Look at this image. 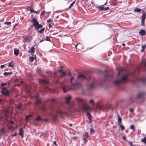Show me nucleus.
<instances>
[{
	"instance_id": "13d9d810",
	"label": "nucleus",
	"mask_w": 146,
	"mask_h": 146,
	"mask_svg": "<svg viewBox=\"0 0 146 146\" xmlns=\"http://www.w3.org/2000/svg\"><path fill=\"white\" fill-rule=\"evenodd\" d=\"M110 8L109 7H106V8L104 7V11H106L109 9Z\"/></svg>"
},
{
	"instance_id": "aec40b11",
	"label": "nucleus",
	"mask_w": 146,
	"mask_h": 146,
	"mask_svg": "<svg viewBox=\"0 0 146 146\" xmlns=\"http://www.w3.org/2000/svg\"><path fill=\"white\" fill-rule=\"evenodd\" d=\"M71 98V97L70 96H68L67 97H65V99L66 100V103L68 104L70 103V101Z\"/></svg>"
},
{
	"instance_id": "cd10ccee",
	"label": "nucleus",
	"mask_w": 146,
	"mask_h": 146,
	"mask_svg": "<svg viewBox=\"0 0 146 146\" xmlns=\"http://www.w3.org/2000/svg\"><path fill=\"white\" fill-rule=\"evenodd\" d=\"M49 109L52 111H54L55 109V106H53L52 104L50 105Z\"/></svg>"
},
{
	"instance_id": "39448f33",
	"label": "nucleus",
	"mask_w": 146,
	"mask_h": 146,
	"mask_svg": "<svg viewBox=\"0 0 146 146\" xmlns=\"http://www.w3.org/2000/svg\"><path fill=\"white\" fill-rule=\"evenodd\" d=\"M31 22L32 23L33 26L35 27V29H38L41 28L43 26L42 25L39 24V22L36 19L32 18Z\"/></svg>"
},
{
	"instance_id": "393cba45",
	"label": "nucleus",
	"mask_w": 146,
	"mask_h": 146,
	"mask_svg": "<svg viewBox=\"0 0 146 146\" xmlns=\"http://www.w3.org/2000/svg\"><path fill=\"white\" fill-rule=\"evenodd\" d=\"M35 51V48L33 46L29 50L28 52L31 53L33 54Z\"/></svg>"
},
{
	"instance_id": "bb28decb",
	"label": "nucleus",
	"mask_w": 146,
	"mask_h": 146,
	"mask_svg": "<svg viewBox=\"0 0 146 146\" xmlns=\"http://www.w3.org/2000/svg\"><path fill=\"white\" fill-rule=\"evenodd\" d=\"M134 10L135 12L137 13H139L141 11V9H139L137 7H136L134 9Z\"/></svg>"
},
{
	"instance_id": "20e7f679",
	"label": "nucleus",
	"mask_w": 146,
	"mask_h": 146,
	"mask_svg": "<svg viewBox=\"0 0 146 146\" xmlns=\"http://www.w3.org/2000/svg\"><path fill=\"white\" fill-rule=\"evenodd\" d=\"M70 82L72 86L76 88L80 87L81 86V83L74 80V77H72L70 80Z\"/></svg>"
},
{
	"instance_id": "ddd939ff",
	"label": "nucleus",
	"mask_w": 146,
	"mask_h": 146,
	"mask_svg": "<svg viewBox=\"0 0 146 146\" xmlns=\"http://www.w3.org/2000/svg\"><path fill=\"white\" fill-rule=\"evenodd\" d=\"M88 137V134L87 133H86L82 136V139L84 141V142H86L87 141V139Z\"/></svg>"
},
{
	"instance_id": "9d476101",
	"label": "nucleus",
	"mask_w": 146,
	"mask_h": 146,
	"mask_svg": "<svg viewBox=\"0 0 146 146\" xmlns=\"http://www.w3.org/2000/svg\"><path fill=\"white\" fill-rule=\"evenodd\" d=\"M31 39L32 37L31 35L27 36L25 37H24V39L23 40V42L24 43L26 42L29 43L30 42Z\"/></svg>"
},
{
	"instance_id": "680f3d73",
	"label": "nucleus",
	"mask_w": 146,
	"mask_h": 146,
	"mask_svg": "<svg viewBox=\"0 0 146 146\" xmlns=\"http://www.w3.org/2000/svg\"><path fill=\"white\" fill-rule=\"evenodd\" d=\"M52 21V20L51 19H49L47 20L48 22H50Z\"/></svg>"
},
{
	"instance_id": "f03ea898",
	"label": "nucleus",
	"mask_w": 146,
	"mask_h": 146,
	"mask_svg": "<svg viewBox=\"0 0 146 146\" xmlns=\"http://www.w3.org/2000/svg\"><path fill=\"white\" fill-rule=\"evenodd\" d=\"M56 114L53 115L52 116V119L53 121L54 122L56 121L58 119V114H59L60 115L62 114H66V112L65 111H63L61 110L60 108H58V109L56 111Z\"/></svg>"
},
{
	"instance_id": "c756f323",
	"label": "nucleus",
	"mask_w": 146,
	"mask_h": 146,
	"mask_svg": "<svg viewBox=\"0 0 146 146\" xmlns=\"http://www.w3.org/2000/svg\"><path fill=\"white\" fill-rule=\"evenodd\" d=\"M106 3L104 4L103 5L101 6H99V7H98V8L101 11H104V7L103 6L106 4Z\"/></svg>"
},
{
	"instance_id": "bf43d9fd",
	"label": "nucleus",
	"mask_w": 146,
	"mask_h": 146,
	"mask_svg": "<svg viewBox=\"0 0 146 146\" xmlns=\"http://www.w3.org/2000/svg\"><path fill=\"white\" fill-rule=\"evenodd\" d=\"M18 134L16 132H15L14 135H12V136L13 137L17 135Z\"/></svg>"
},
{
	"instance_id": "338daca9",
	"label": "nucleus",
	"mask_w": 146,
	"mask_h": 146,
	"mask_svg": "<svg viewBox=\"0 0 146 146\" xmlns=\"http://www.w3.org/2000/svg\"><path fill=\"white\" fill-rule=\"evenodd\" d=\"M134 110L133 109H131L130 110V111L131 112H133Z\"/></svg>"
},
{
	"instance_id": "a211bd4d",
	"label": "nucleus",
	"mask_w": 146,
	"mask_h": 146,
	"mask_svg": "<svg viewBox=\"0 0 146 146\" xmlns=\"http://www.w3.org/2000/svg\"><path fill=\"white\" fill-rule=\"evenodd\" d=\"M19 135H20L22 138L23 137L24 131L22 128H21L19 130Z\"/></svg>"
},
{
	"instance_id": "58836bf2",
	"label": "nucleus",
	"mask_w": 146,
	"mask_h": 146,
	"mask_svg": "<svg viewBox=\"0 0 146 146\" xmlns=\"http://www.w3.org/2000/svg\"><path fill=\"white\" fill-rule=\"evenodd\" d=\"M41 110L43 112L45 111L46 110V109L45 107V106L44 105L42 106L41 107Z\"/></svg>"
},
{
	"instance_id": "a878e982",
	"label": "nucleus",
	"mask_w": 146,
	"mask_h": 146,
	"mask_svg": "<svg viewBox=\"0 0 146 146\" xmlns=\"http://www.w3.org/2000/svg\"><path fill=\"white\" fill-rule=\"evenodd\" d=\"M14 54L16 56H18L19 55V51L18 50H16L14 48Z\"/></svg>"
},
{
	"instance_id": "6e6552de",
	"label": "nucleus",
	"mask_w": 146,
	"mask_h": 146,
	"mask_svg": "<svg viewBox=\"0 0 146 146\" xmlns=\"http://www.w3.org/2000/svg\"><path fill=\"white\" fill-rule=\"evenodd\" d=\"M89 81L92 82L91 84H90L89 88L91 90L93 89L95 87V84L96 82V80L93 78L90 77V78Z\"/></svg>"
},
{
	"instance_id": "a19ab883",
	"label": "nucleus",
	"mask_w": 146,
	"mask_h": 146,
	"mask_svg": "<svg viewBox=\"0 0 146 146\" xmlns=\"http://www.w3.org/2000/svg\"><path fill=\"white\" fill-rule=\"evenodd\" d=\"M63 67L62 66H61L60 68V69L59 70V72L61 74L62 73L63 71Z\"/></svg>"
},
{
	"instance_id": "4468645a",
	"label": "nucleus",
	"mask_w": 146,
	"mask_h": 146,
	"mask_svg": "<svg viewBox=\"0 0 146 146\" xmlns=\"http://www.w3.org/2000/svg\"><path fill=\"white\" fill-rule=\"evenodd\" d=\"M137 81L145 84L146 83V78L145 77H142L138 79Z\"/></svg>"
},
{
	"instance_id": "774afa93",
	"label": "nucleus",
	"mask_w": 146,
	"mask_h": 146,
	"mask_svg": "<svg viewBox=\"0 0 146 146\" xmlns=\"http://www.w3.org/2000/svg\"><path fill=\"white\" fill-rule=\"evenodd\" d=\"M53 143L54 144V145L57 146V145L56 144V142L55 141H54Z\"/></svg>"
},
{
	"instance_id": "2f4dec72",
	"label": "nucleus",
	"mask_w": 146,
	"mask_h": 146,
	"mask_svg": "<svg viewBox=\"0 0 146 146\" xmlns=\"http://www.w3.org/2000/svg\"><path fill=\"white\" fill-rule=\"evenodd\" d=\"M49 101H50L52 103L56 101V100L55 99H51L50 100L49 99H47L45 102V103H46V102H48Z\"/></svg>"
},
{
	"instance_id": "37998d69",
	"label": "nucleus",
	"mask_w": 146,
	"mask_h": 146,
	"mask_svg": "<svg viewBox=\"0 0 146 146\" xmlns=\"http://www.w3.org/2000/svg\"><path fill=\"white\" fill-rule=\"evenodd\" d=\"M75 3V1H74L72 2L71 3V4L70 5V6H69V7L68 8V9H69L70 8H71L73 6V5H74V4Z\"/></svg>"
},
{
	"instance_id": "0e129e2a",
	"label": "nucleus",
	"mask_w": 146,
	"mask_h": 146,
	"mask_svg": "<svg viewBox=\"0 0 146 146\" xmlns=\"http://www.w3.org/2000/svg\"><path fill=\"white\" fill-rule=\"evenodd\" d=\"M45 13V11L44 10L41 13V15H44V13Z\"/></svg>"
},
{
	"instance_id": "473e14b6",
	"label": "nucleus",
	"mask_w": 146,
	"mask_h": 146,
	"mask_svg": "<svg viewBox=\"0 0 146 146\" xmlns=\"http://www.w3.org/2000/svg\"><path fill=\"white\" fill-rule=\"evenodd\" d=\"M89 102L90 104H92L93 106H94L95 104H94V100L93 99H90L89 101Z\"/></svg>"
},
{
	"instance_id": "7c9ffc66",
	"label": "nucleus",
	"mask_w": 146,
	"mask_h": 146,
	"mask_svg": "<svg viewBox=\"0 0 146 146\" xmlns=\"http://www.w3.org/2000/svg\"><path fill=\"white\" fill-rule=\"evenodd\" d=\"M32 117V115H29L26 116L25 118V121H28L29 118Z\"/></svg>"
},
{
	"instance_id": "09e8293b",
	"label": "nucleus",
	"mask_w": 146,
	"mask_h": 146,
	"mask_svg": "<svg viewBox=\"0 0 146 146\" xmlns=\"http://www.w3.org/2000/svg\"><path fill=\"white\" fill-rule=\"evenodd\" d=\"M145 20H141V25L142 26H145Z\"/></svg>"
},
{
	"instance_id": "3c124183",
	"label": "nucleus",
	"mask_w": 146,
	"mask_h": 146,
	"mask_svg": "<svg viewBox=\"0 0 146 146\" xmlns=\"http://www.w3.org/2000/svg\"><path fill=\"white\" fill-rule=\"evenodd\" d=\"M128 143H129L130 146H135V145L133 144L130 141H128Z\"/></svg>"
},
{
	"instance_id": "603ef678",
	"label": "nucleus",
	"mask_w": 146,
	"mask_h": 146,
	"mask_svg": "<svg viewBox=\"0 0 146 146\" xmlns=\"http://www.w3.org/2000/svg\"><path fill=\"white\" fill-rule=\"evenodd\" d=\"M106 77H108V78H111L112 77L109 74H107L106 75Z\"/></svg>"
},
{
	"instance_id": "6e6d98bb",
	"label": "nucleus",
	"mask_w": 146,
	"mask_h": 146,
	"mask_svg": "<svg viewBox=\"0 0 146 146\" xmlns=\"http://www.w3.org/2000/svg\"><path fill=\"white\" fill-rule=\"evenodd\" d=\"M30 11L32 13H34V10L30 8Z\"/></svg>"
},
{
	"instance_id": "c85d7f7f",
	"label": "nucleus",
	"mask_w": 146,
	"mask_h": 146,
	"mask_svg": "<svg viewBox=\"0 0 146 146\" xmlns=\"http://www.w3.org/2000/svg\"><path fill=\"white\" fill-rule=\"evenodd\" d=\"M36 58V55L34 57L33 56H31L29 57V60L30 62H33L34 60Z\"/></svg>"
},
{
	"instance_id": "c9c22d12",
	"label": "nucleus",
	"mask_w": 146,
	"mask_h": 146,
	"mask_svg": "<svg viewBox=\"0 0 146 146\" xmlns=\"http://www.w3.org/2000/svg\"><path fill=\"white\" fill-rule=\"evenodd\" d=\"M146 47V44L143 45L142 46V49L141 50V51L143 52L144 51V50Z\"/></svg>"
},
{
	"instance_id": "6ab92c4d",
	"label": "nucleus",
	"mask_w": 146,
	"mask_h": 146,
	"mask_svg": "<svg viewBox=\"0 0 146 146\" xmlns=\"http://www.w3.org/2000/svg\"><path fill=\"white\" fill-rule=\"evenodd\" d=\"M78 78L80 79H86L87 78L85 76L82 74H80L78 76Z\"/></svg>"
},
{
	"instance_id": "1a4fd4ad",
	"label": "nucleus",
	"mask_w": 146,
	"mask_h": 146,
	"mask_svg": "<svg viewBox=\"0 0 146 146\" xmlns=\"http://www.w3.org/2000/svg\"><path fill=\"white\" fill-rule=\"evenodd\" d=\"M76 100L78 103L80 104V107L82 108V107L84 104H83L84 103L86 102V100L81 99L79 98H76Z\"/></svg>"
},
{
	"instance_id": "4d7b16f0",
	"label": "nucleus",
	"mask_w": 146,
	"mask_h": 146,
	"mask_svg": "<svg viewBox=\"0 0 146 146\" xmlns=\"http://www.w3.org/2000/svg\"><path fill=\"white\" fill-rule=\"evenodd\" d=\"M6 85H7L6 83H1V86H3Z\"/></svg>"
},
{
	"instance_id": "8fccbe9b",
	"label": "nucleus",
	"mask_w": 146,
	"mask_h": 146,
	"mask_svg": "<svg viewBox=\"0 0 146 146\" xmlns=\"http://www.w3.org/2000/svg\"><path fill=\"white\" fill-rule=\"evenodd\" d=\"M123 71V69H122V68H121L119 69V71L118 72V76H119L120 75V72H121V71Z\"/></svg>"
},
{
	"instance_id": "e433bc0d",
	"label": "nucleus",
	"mask_w": 146,
	"mask_h": 146,
	"mask_svg": "<svg viewBox=\"0 0 146 146\" xmlns=\"http://www.w3.org/2000/svg\"><path fill=\"white\" fill-rule=\"evenodd\" d=\"M13 74V72H5L3 74L5 76H8L10 74Z\"/></svg>"
},
{
	"instance_id": "de8ad7c7",
	"label": "nucleus",
	"mask_w": 146,
	"mask_h": 146,
	"mask_svg": "<svg viewBox=\"0 0 146 146\" xmlns=\"http://www.w3.org/2000/svg\"><path fill=\"white\" fill-rule=\"evenodd\" d=\"M11 22H6L4 23V24L7 25H11Z\"/></svg>"
},
{
	"instance_id": "f3484780",
	"label": "nucleus",
	"mask_w": 146,
	"mask_h": 146,
	"mask_svg": "<svg viewBox=\"0 0 146 146\" xmlns=\"http://www.w3.org/2000/svg\"><path fill=\"white\" fill-rule=\"evenodd\" d=\"M39 82L40 83L42 84H47L49 82L43 79H40L39 80Z\"/></svg>"
},
{
	"instance_id": "f8f14e48",
	"label": "nucleus",
	"mask_w": 146,
	"mask_h": 146,
	"mask_svg": "<svg viewBox=\"0 0 146 146\" xmlns=\"http://www.w3.org/2000/svg\"><path fill=\"white\" fill-rule=\"evenodd\" d=\"M46 73L50 77H52L53 78H55L56 76V74L55 73H52L50 70L47 71Z\"/></svg>"
},
{
	"instance_id": "4c0bfd02",
	"label": "nucleus",
	"mask_w": 146,
	"mask_h": 146,
	"mask_svg": "<svg viewBox=\"0 0 146 146\" xmlns=\"http://www.w3.org/2000/svg\"><path fill=\"white\" fill-rule=\"evenodd\" d=\"M45 30V28H42L40 30L37 31L38 33H40L41 34Z\"/></svg>"
},
{
	"instance_id": "052dcab7",
	"label": "nucleus",
	"mask_w": 146,
	"mask_h": 146,
	"mask_svg": "<svg viewBox=\"0 0 146 146\" xmlns=\"http://www.w3.org/2000/svg\"><path fill=\"white\" fill-rule=\"evenodd\" d=\"M23 82V81H22L21 82V83L20 84H15V85L14 86V87H16V86H19L20 85V84L22 83Z\"/></svg>"
},
{
	"instance_id": "2eb2a0df",
	"label": "nucleus",
	"mask_w": 146,
	"mask_h": 146,
	"mask_svg": "<svg viewBox=\"0 0 146 146\" xmlns=\"http://www.w3.org/2000/svg\"><path fill=\"white\" fill-rule=\"evenodd\" d=\"M145 93L143 92L139 93L137 96V97L138 99H140L144 96Z\"/></svg>"
},
{
	"instance_id": "9b49d317",
	"label": "nucleus",
	"mask_w": 146,
	"mask_h": 146,
	"mask_svg": "<svg viewBox=\"0 0 146 146\" xmlns=\"http://www.w3.org/2000/svg\"><path fill=\"white\" fill-rule=\"evenodd\" d=\"M1 93L4 95H8L9 94L10 91L7 90L6 88L4 87L2 89Z\"/></svg>"
},
{
	"instance_id": "79ce46f5",
	"label": "nucleus",
	"mask_w": 146,
	"mask_h": 146,
	"mask_svg": "<svg viewBox=\"0 0 146 146\" xmlns=\"http://www.w3.org/2000/svg\"><path fill=\"white\" fill-rule=\"evenodd\" d=\"M62 75H61L60 77H62L65 76L66 75V72H63L62 73H61Z\"/></svg>"
},
{
	"instance_id": "e2e57ef3",
	"label": "nucleus",
	"mask_w": 146,
	"mask_h": 146,
	"mask_svg": "<svg viewBox=\"0 0 146 146\" xmlns=\"http://www.w3.org/2000/svg\"><path fill=\"white\" fill-rule=\"evenodd\" d=\"M122 139L125 141H127L126 137L124 136H123L122 137Z\"/></svg>"
},
{
	"instance_id": "72a5a7b5",
	"label": "nucleus",
	"mask_w": 146,
	"mask_h": 146,
	"mask_svg": "<svg viewBox=\"0 0 146 146\" xmlns=\"http://www.w3.org/2000/svg\"><path fill=\"white\" fill-rule=\"evenodd\" d=\"M146 18V14L145 13H143V15L142 16V20H145Z\"/></svg>"
},
{
	"instance_id": "b1692460",
	"label": "nucleus",
	"mask_w": 146,
	"mask_h": 146,
	"mask_svg": "<svg viewBox=\"0 0 146 146\" xmlns=\"http://www.w3.org/2000/svg\"><path fill=\"white\" fill-rule=\"evenodd\" d=\"M118 119L117 121L118 123V125L119 124H121L122 123V119L121 117H120L119 115L118 114Z\"/></svg>"
},
{
	"instance_id": "49530a36",
	"label": "nucleus",
	"mask_w": 146,
	"mask_h": 146,
	"mask_svg": "<svg viewBox=\"0 0 146 146\" xmlns=\"http://www.w3.org/2000/svg\"><path fill=\"white\" fill-rule=\"evenodd\" d=\"M35 120L36 121H40L41 120V118L40 116H38L36 119Z\"/></svg>"
},
{
	"instance_id": "5fc2aeb1",
	"label": "nucleus",
	"mask_w": 146,
	"mask_h": 146,
	"mask_svg": "<svg viewBox=\"0 0 146 146\" xmlns=\"http://www.w3.org/2000/svg\"><path fill=\"white\" fill-rule=\"evenodd\" d=\"M78 138V137H72V139H74L75 140H77Z\"/></svg>"
},
{
	"instance_id": "864d4df0",
	"label": "nucleus",
	"mask_w": 146,
	"mask_h": 146,
	"mask_svg": "<svg viewBox=\"0 0 146 146\" xmlns=\"http://www.w3.org/2000/svg\"><path fill=\"white\" fill-rule=\"evenodd\" d=\"M130 129H132L133 130H134L135 129V127L134 125H132L130 126Z\"/></svg>"
},
{
	"instance_id": "7ed1b4c3",
	"label": "nucleus",
	"mask_w": 146,
	"mask_h": 146,
	"mask_svg": "<svg viewBox=\"0 0 146 146\" xmlns=\"http://www.w3.org/2000/svg\"><path fill=\"white\" fill-rule=\"evenodd\" d=\"M127 75H125L122 77L121 79H117L114 82V83L115 85H118L121 83L126 82L127 80Z\"/></svg>"
},
{
	"instance_id": "423d86ee",
	"label": "nucleus",
	"mask_w": 146,
	"mask_h": 146,
	"mask_svg": "<svg viewBox=\"0 0 146 146\" xmlns=\"http://www.w3.org/2000/svg\"><path fill=\"white\" fill-rule=\"evenodd\" d=\"M60 87L62 88L64 93L66 92L67 91H69L70 89V87L66 85L65 82L61 84Z\"/></svg>"
},
{
	"instance_id": "a18cd8bd",
	"label": "nucleus",
	"mask_w": 146,
	"mask_h": 146,
	"mask_svg": "<svg viewBox=\"0 0 146 146\" xmlns=\"http://www.w3.org/2000/svg\"><path fill=\"white\" fill-rule=\"evenodd\" d=\"M90 133L92 134H93L94 133L95 131L94 129L92 128H91L90 129Z\"/></svg>"
},
{
	"instance_id": "0eeeda50",
	"label": "nucleus",
	"mask_w": 146,
	"mask_h": 146,
	"mask_svg": "<svg viewBox=\"0 0 146 146\" xmlns=\"http://www.w3.org/2000/svg\"><path fill=\"white\" fill-rule=\"evenodd\" d=\"M34 98L35 99V104L36 106L38 105V104H40L41 103V98L39 97V94L37 93H36L34 95Z\"/></svg>"
},
{
	"instance_id": "4be33fe9",
	"label": "nucleus",
	"mask_w": 146,
	"mask_h": 146,
	"mask_svg": "<svg viewBox=\"0 0 146 146\" xmlns=\"http://www.w3.org/2000/svg\"><path fill=\"white\" fill-rule=\"evenodd\" d=\"M8 67H13L15 65V63L13 61H11L10 62L8 63Z\"/></svg>"
},
{
	"instance_id": "ea45409f",
	"label": "nucleus",
	"mask_w": 146,
	"mask_h": 146,
	"mask_svg": "<svg viewBox=\"0 0 146 146\" xmlns=\"http://www.w3.org/2000/svg\"><path fill=\"white\" fill-rule=\"evenodd\" d=\"M141 141L142 142H143L146 144V137H145L143 139H142Z\"/></svg>"
},
{
	"instance_id": "f704fd0d",
	"label": "nucleus",
	"mask_w": 146,
	"mask_h": 146,
	"mask_svg": "<svg viewBox=\"0 0 146 146\" xmlns=\"http://www.w3.org/2000/svg\"><path fill=\"white\" fill-rule=\"evenodd\" d=\"M120 127L121 130L122 131H123L124 130L125 127L124 126L121 124H119L118 125Z\"/></svg>"
},
{
	"instance_id": "5701e85b",
	"label": "nucleus",
	"mask_w": 146,
	"mask_h": 146,
	"mask_svg": "<svg viewBox=\"0 0 146 146\" xmlns=\"http://www.w3.org/2000/svg\"><path fill=\"white\" fill-rule=\"evenodd\" d=\"M139 34L141 36H143L145 35V32L144 30L141 29L139 32Z\"/></svg>"
},
{
	"instance_id": "c03bdc74",
	"label": "nucleus",
	"mask_w": 146,
	"mask_h": 146,
	"mask_svg": "<svg viewBox=\"0 0 146 146\" xmlns=\"http://www.w3.org/2000/svg\"><path fill=\"white\" fill-rule=\"evenodd\" d=\"M52 38V37L47 36L46 37V40L50 42H51V40L49 38Z\"/></svg>"
},
{
	"instance_id": "412c9836",
	"label": "nucleus",
	"mask_w": 146,
	"mask_h": 146,
	"mask_svg": "<svg viewBox=\"0 0 146 146\" xmlns=\"http://www.w3.org/2000/svg\"><path fill=\"white\" fill-rule=\"evenodd\" d=\"M3 113L4 114V116L6 118H7L9 116V111L8 110H4L3 111Z\"/></svg>"
},
{
	"instance_id": "69168bd1",
	"label": "nucleus",
	"mask_w": 146,
	"mask_h": 146,
	"mask_svg": "<svg viewBox=\"0 0 146 146\" xmlns=\"http://www.w3.org/2000/svg\"><path fill=\"white\" fill-rule=\"evenodd\" d=\"M144 67L145 69H146V62H145L144 64Z\"/></svg>"
},
{
	"instance_id": "f257e3e1",
	"label": "nucleus",
	"mask_w": 146,
	"mask_h": 146,
	"mask_svg": "<svg viewBox=\"0 0 146 146\" xmlns=\"http://www.w3.org/2000/svg\"><path fill=\"white\" fill-rule=\"evenodd\" d=\"M82 109L83 111H84L86 113L88 118L89 120V123H90L92 122L91 115L90 111L91 110V108L87 104H84L82 107Z\"/></svg>"
},
{
	"instance_id": "dca6fc26",
	"label": "nucleus",
	"mask_w": 146,
	"mask_h": 146,
	"mask_svg": "<svg viewBox=\"0 0 146 146\" xmlns=\"http://www.w3.org/2000/svg\"><path fill=\"white\" fill-rule=\"evenodd\" d=\"M75 46L76 49L79 50L82 48L83 45L82 44L79 43L75 45Z\"/></svg>"
}]
</instances>
